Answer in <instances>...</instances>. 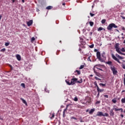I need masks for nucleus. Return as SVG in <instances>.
<instances>
[{
	"mask_svg": "<svg viewBox=\"0 0 125 125\" xmlns=\"http://www.w3.org/2000/svg\"><path fill=\"white\" fill-rule=\"evenodd\" d=\"M90 48H93V47H94V44H92L90 45Z\"/></svg>",
	"mask_w": 125,
	"mask_h": 125,
	"instance_id": "nucleus-40",
	"label": "nucleus"
},
{
	"mask_svg": "<svg viewBox=\"0 0 125 125\" xmlns=\"http://www.w3.org/2000/svg\"><path fill=\"white\" fill-rule=\"evenodd\" d=\"M83 32H85V29H83Z\"/></svg>",
	"mask_w": 125,
	"mask_h": 125,
	"instance_id": "nucleus-62",
	"label": "nucleus"
},
{
	"mask_svg": "<svg viewBox=\"0 0 125 125\" xmlns=\"http://www.w3.org/2000/svg\"><path fill=\"white\" fill-rule=\"evenodd\" d=\"M90 77H93V75L92 74L90 75Z\"/></svg>",
	"mask_w": 125,
	"mask_h": 125,
	"instance_id": "nucleus-61",
	"label": "nucleus"
},
{
	"mask_svg": "<svg viewBox=\"0 0 125 125\" xmlns=\"http://www.w3.org/2000/svg\"><path fill=\"white\" fill-rule=\"evenodd\" d=\"M22 2L24 3L25 2V0H21Z\"/></svg>",
	"mask_w": 125,
	"mask_h": 125,
	"instance_id": "nucleus-58",
	"label": "nucleus"
},
{
	"mask_svg": "<svg viewBox=\"0 0 125 125\" xmlns=\"http://www.w3.org/2000/svg\"><path fill=\"white\" fill-rule=\"evenodd\" d=\"M63 117L65 118V111H64L63 112Z\"/></svg>",
	"mask_w": 125,
	"mask_h": 125,
	"instance_id": "nucleus-48",
	"label": "nucleus"
},
{
	"mask_svg": "<svg viewBox=\"0 0 125 125\" xmlns=\"http://www.w3.org/2000/svg\"><path fill=\"white\" fill-rule=\"evenodd\" d=\"M89 111V110H88V109H87L86 110V112H88Z\"/></svg>",
	"mask_w": 125,
	"mask_h": 125,
	"instance_id": "nucleus-64",
	"label": "nucleus"
},
{
	"mask_svg": "<svg viewBox=\"0 0 125 125\" xmlns=\"http://www.w3.org/2000/svg\"><path fill=\"white\" fill-rule=\"evenodd\" d=\"M104 97H105V98H109V96H108V95H104Z\"/></svg>",
	"mask_w": 125,
	"mask_h": 125,
	"instance_id": "nucleus-44",
	"label": "nucleus"
},
{
	"mask_svg": "<svg viewBox=\"0 0 125 125\" xmlns=\"http://www.w3.org/2000/svg\"><path fill=\"white\" fill-rule=\"evenodd\" d=\"M9 67H10L11 70H13V67H12V65H9Z\"/></svg>",
	"mask_w": 125,
	"mask_h": 125,
	"instance_id": "nucleus-45",
	"label": "nucleus"
},
{
	"mask_svg": "<svg viewBox=\"0 0 125 125\" xmlns=\"http://www.w3.org/2000/svg\"><path fill=\"white\" fill-rule=\"evenodd\" d=\"M93 71H94V74H95L96 76H97V77H99V78H101V77H102V75H101V74H100V73L97 72L95 70V69H93Z\"/></svg>",
	"mask_w": 125,
	"mask_h": 125,
	"instance_id": "nucleus-7",
	"label": "nucleus"
},
{
	"mask_svg": "<svg viewBox=\"0 0 125 125\" xmlns=\"http://www.w3.org/2000/svg\"><path fill=\"white\" fill-rule=\"evenodd\" d=\"M100 93L98 92V94H97L98 97H99Z\"/></svg>",
	"mask_w": 125,
	"mask_h": 125,
	"instance_id": "nucleus-56",
	"label": "nucleus"
},
{
	"mask_svg": "<svg viewBox=\"0 0 125 125\" xmlns=\"http://www.w3.org/2000/svg\"><path fill=\"white\" fill-rule=\"evenodd\" d=\"M88 61H90L91 62V60H90V57H89L87 59Z\"/></svg>",
	"mask_w": 125,
	"mask_h": 125,
	"instance_id": "nucleus-46",
	"label": "nucleus"
},
{
	"mask_svg": "<svg viewBox=\"0 0 125 125\" xmlns=\"http://www.w3.org/2000/svg\"><path fill=\"white\" fill-rule=\"evenodd\" d=\"M115 56H116V57H117L118 58H119V59H121V60L124 59V57H123L120 56V55H119V54H116Z\"/></svg>",
	"mask_w": 125,
	"mask_h": 125,
	"instance_id": "nucleus-13",
	"label": "nucleus"
},
{
	"mask_svg": "<svg viewBox=\"0 0 125 125\" xmlns=\"http://www.w3.org/2000/svg\"><path fill=\"white\" fill-rule=\"evenodd\" d=\"M96 67H97L98 68H102V69L105 68V65H104L103 64H96L94 66V67L96 68Z\"/></svg>",
	"mask_w": 125,
	"mask_h": 125,
	"instance_id": "nucleus-8",
	"label": "nucleus"
},
{
	"mask_svg": "<svg viewBox=\"0 0 125 125\" xmlns=\"http://www.w3.org/2000/svg\"><path fill=\"white\" fill-rule=\"evenodd\" d=\"M79 51H82V49L80 48V49H79Z\"/></svg>",
	"mask_w": 125,
	"mask_h": 125,
	"instance_id": "nucleus-60",
	"label": "nucleus"
},
{
	"mask_svg": "<svg viewBox=\"0 0 125 125\" xmlns=\"http://www.w3.org/2000/svg\"><path fill=\"white\" fill-rule=\"evenodd\" d=\"M94 85H95V86L97 87V88H98V87H99L98 86V85L97 84V82H96V81H95L94 83Z\"/></svg>",
	"mask_w": 125,
	"mask_h": 125,
	"instance_id": "nucleus-26",
	"label": "nucleus"
},
{
	"mask_svg": "<svg viewBox=\"0 0 125 125\" xmlns=\"http://www.w3.org/2000/svg\"><path fill=\"white\" fill-rule=\"evenodd\" d=\"M96 69H98V70H100V71H102V72L104 71V70H103V69H102V68H99V67H96Z\"/></svg>",
	"mask_w": 125,
	"mask_h": 125,
	"instance_id": "nucleus-31",
	"label": "nucleus"
},
{
	"mask_svg": "<svg viewBox=\"0 0 125 125\" xmlns=\"http://www.w3.org/2000/svg\"><path fill=\"white\" fill-rule=\"evenodd\" d=\"M12 0L13 3H14V2H15V0Z\"/></svg>",
	"mask_w": 125,
	"mask_h": 125,
	"instance_id": "nucleus-57",
	"label": "nucleus"
},
{
	"mask_svg": "<svg viewBox=\"0 0 125 125\" xmlns=\"http://www.w3.org/2000/svg\"><path fill=\"white\" fill-rule=\"evenodd\" d=\"M84 68V65H81L80 67H79L80 70H82V69H83Z\"/></svg>",
	"mask_w": 125,
	"mask_h": 125,
	"instance_id": "nucleus-28",
	"label": "nucleus"
},
{
	"mask_svg": "<svg viewBox=\"0 0 125 125\" xmlns=\"http://www.w3.org/2000/svg\"><path fill=\"white\" fill-rule=\"evenodd\" d=\"M111 57L112 58L115 60V61H117V62H118V63H119V64H121V62L120 61V60H119V59H118L115 56V55H114L113 54H111Z\"/></svg>",
	"mask_w": 125,
	"mask_h": 125,
	"instance_id": "nucleus-6",
	"label": "nucleus"
},
{
	"mask_svg": "<svg viewBox=\"0 0 125 125\" xmlns=\"http://www.w3.org/2000/svg\"><path fill=\"white\" fill-rule=\"evenodd\" d=\"M110 69L111 70V71L113 72V75H117V74H118V71H117V70H116V67H111Z\"/></svg>",
	"mask_w": 125,
	"mask_h": 125,
	"instance_id": "nucleus-5",
	"label": "nucleus"
},
{
	"mask_svg": "<svg viewBox=\"0 0 125 125\" xmlns=\"http://www.w3.org/2000/svg\"><path fill=\"white\" fill-rule=\"evenodd\" d=\"M105 64H107L108 65H109L110 66H112V62L111 61L106 62H105Z\"/></svg>",
	"mask_w": 125,
	"mask_h": 125,
	"instance_id": "nucleus-19",
	"label": "nucleus"
},
{
	"mask_svg": "<svg viewBox=\"0 0 125 125\" xmlns=\"http://www.w3.org/2000/svg\"><path fill=\"white\" fill-rule=\"evenodd\" d=\"M113 28H118V26L114 23H110L107 27V30H108V31H112V29H113Z\"/></svg>",
	"mask_w": 125,
	"mask_h": 125,
	"instance_id": "nucleus-4",
	"label": "nucleus"
},
{
	"mask_svg": "<svg viewBox=\"0 0 125 125\" xmlns=\"http://www.w3.org/2000/svg\"><path fill=\"white\" fill-rule=\"evenodd\" d=\"M121 118H124V115L123 114H121L120 115Z\"/></svg>",
	"mask_w": 125,
	"mask_h": 125,
	"instance_id": "nucleus-52",
	"label": "nucleus"
},
{
	"mask_svg": "<svg viewBox=\"0 0 125 125\" xmlns=\"http://www.w3.org/2000/svg\"><path fill=\"white\" fill-rule=\"evenodd\" d=\"M65 82L68 85H72V83L71 82H70V80H65Z\"/></svg>",
	"mask_w": 125,
	"mask_h": 125,
	"instance_id": "nucleus-16",
	"label": "nucleus"
},
{
	"mask_svg": "<svg viewBox=\"0 0 125 125\" xmlns=\"http://www.w3.org/2000/svg\"><path fill=\"white\" fill-rule=\"evenodd\" d=\"M122 67L123 69H125V64L123 65Z\"/></svg>",
	"mask_w": 125,
	"mask_h": 125,
	"instance_id": "nucleus-53",
	"label": "nucleus"
},
{
	"mask_svg": "<svg viewBox=\"0 0 125 125\" xmlns=\"http://www.w3.org/2000/svg\"><path fill=\"white\" fill-rule=\"evenodd\" d=\"M80 122L83 123V119H82V118H80Z\"/></svg>",
	"mask_w": 125,
	"mask_h": 125,
	"instance_id": "nucleus-47",
	"label": "nucleus"
},
{
	"mask_svg": "<svg viewBox=\"0 0 125 125\" xmlns=\"http://www.w3.org/2000/svg\"><path fill=\"white\" fill-rule=\"evenodd\" d=\"M97 58L98 59L99 58H100L101 57V54L100 53V52L98 51L96 53Z\"/></svg>",
	"mask_w": 125,
	"mask_h": 125,
	"instance_id": "nucleus-10",
	"label": "nucleus"
},
{
	"mask_svg": "<svg viewBox=\"0 0 125 125\" xmlns=\"http://www.w3.org/2000/svg\"><path fill=\"white\" fill-rule=\"evenodd\" d=\"M90 15L91 17H93V16H94V14L90 13Z\"/></svg>",
	"mask_w": 125,
	"mask_h": 125,
	"instance_id": "nucleus-39",
	"label": "nucleus"
},
{
	"mask_svg": "<svg viewBox=\"0 0 125 125\" xmlns=\"http://www.w3.org/2000/svg\"><path fill=\"white\" fill-rule=\"evenodd\" d=\"M71 85L75 84L76 83H83V79H81L80 81H78V78H73L71 80Z\"/></svg>",
	"mask_w": 125,
	"mask_h": 125,
	"instance_id": "nucleus-2",
	"label": "nucleus"
},
{
	"mask_svg": "<svg viewBox=\"0 0 125 125\" xmlns=\"http://www.w3.org/2000/svg\"><path fill=\"white\" fill-rule=\"evenodd\" d=\"M65 50H66V49H63L62 50V51H65Z\"/></svg>",
	"mask_w": 125,
	"mask_h": 125,
	"instance_id": "nucleus-59",
	"label": "nucleus"
},
{
	"mask_svg": "<svg viewBox=\"0 0 125 125\" xmlns=\"http://www.w3.org/2000/svg\"><path fill=\"white\" fill-rule=\"evenodd\" d=\"M46 9H48V10L52 9V6H48L46 7Z\"/></svg>",
	"mask_w": 125,
	"mask_h": 125,
	"instance_id": "nucleus-25",
	"label": "nucleus"
},
{
	"mask_svg": "<svg viewBox=\"0 0 125 125\" xmlns=\"http://www.w3.org/2000/svg\"><path fill=\"white\" fill-rule=\"evenodd\" d=\"M74 100V101H76V102L78 101V98L75 97Z\"/></svg>",
	"mask_w": 125,
	"mask_h": 125,
	"instance_id": "nucleus-42",
	"label": "nucleus"
},
{
	"mask_svg": "<svg viewBox=\"0 0 125 125\" xmlns=\"http://www.w3.org/2000/svg\"><path fill=\"white\" fill-rule=\"evenodd\" d=\"M121 18H122V19H125V17L123 16H121Z\"/></svg>",
	"mask_w": 125,
	"mask_h": 125,
	"instance_id": "nucleus-49",
	"label": "nucleus"
},
{
	"mask_svg": "<svg viewBox=\"0 0 125 125\" xmlns=\"http://www.w3.org/2000/svg\"><path fill=\"white\" fill-rule=\"evenodd\" d=\"M115 48L116 49V51H117V52H118V53H119V54H121V55L125 56V54L121 52V51L120 50V43H116L115 44Z\"/></svg>",
	"mask_w": 125,
	"mask_h": 125,
	"instance_id": "nucleus-3",
	"label": "nucleus"
},
{
	"mask_svg": "<svg viewBox=\"0 0 125 125\" xmlns=\"http://www.w3.org/2000/svg\"><path fill=\"white\" fill-rule=\"evenodd\" d=\"M89 35L90 36H92V32H90V33H89Z\"/></svg>",
	"mask_w": 125,
	"mask_h": 125,
	"instance_id": "nucleus-54",
	"label": "nucleus"
},
{
	"mask_svg": "<svg viewBox=\"0 0 125 125\" xmlns=\"http://www.w3.org/2000/svg\"><path fill=\"white\" fill-rule=\"evenodd\" d=\"M122 92V93H123V92H125V90H123Z\"/></svg>",
	"mask_w": 125,
	"mask_h": 125,
	"instance_id": "nucleus-63",
	"label": "nucleus"
},
{
	"mask_svg": "<svg viewBox=\"0 0 125 125\" xmlns=\"http://www.w3.org/2000/svg\"><path fill=\"white\" fill-rule=\"evenodd\" d=\"M102 30H103V27H99V28H98V32H100V31H102Z\"/></svg>",
	"mask_w": 125,
	"mask_h": 125,
	"instance_id": "nucleus-32",
	"label": "nucleus"
},
{
	"mask_svg": "<svg viewBox=\"0 0 125 125\" xmlns=\"http://www.w3.org/2000/svg\"><path fill=\"white\" fill-rule=\"evenodd\" d=\"M103 117H109V114L107 113H105L104 114L103 113Z\"/></svg>",
	"mask_w": 125,
	"mask_h": 125,
	"instance_id": "nucleus-23",
	"label": "nucleus"
},
{
	"mask_svg": "<svg viewBox=\"0 0 125 125\" xmlns=\"http://www.w3.org/2000/svg\"><path fill=\"white\" fill-rule=\"evenodd\" d=\"M21 100L22 102L23 103V104H25L27 105V102L25 100H24L23 98H21Z\"/></svg>",
	"mask_w": 125,
	"mask_h": 125,
	"instance_id": "nucleus-17",
	"label": "nucleus"
},
{
	"mask_svg": "<svg viewBox=\"0 0 125 125\" xmlns=\"http://www.w3.org/2000/svg\"><path fill=\"white\" fill-rule=\"evenodd\" d=\"M5 45V46H8V45H9V42H6Z\"/></svg>",
	"mask_w": 125,
	"mask_h": 125,
	"instance_id": "nucleus-37",
	"label": "nucleus"
},
{
	"mask_svg": "<svg viewBox=\"0 0 125 125\" xmlns=\"http://www.w3.org/2000/svg\"><path fill=\"white\" fill-rule=\"evenodd\" d=\"M121 28H122V31H125V27L122 26Z\"/></svg>",
	"mask_w": 125,
	"mask_h": 125,
	"instance_id": "nucleus-43",
	"label": "nucleus"
},
{
	"mask_svg": "<svg viewBox=\"0 0 125 125\" xmlns=\"http://www.w3.org/2000/svg\"><path fill=\"white\" fill-rule=\"evenodd\" d=\"M112 102H113V103H114V104H116V103H117V100L114 98L112 100Z\"/></svg>",
	"mask_w": 125,
	"mask_h": 125,
	"instance_id": "nucleus-21",
	"label": "nucleus"
},
{
	"mask_svg": "<svg viewBox=\"0 0 125 125\" xmlns=\"http://www.w3.org/2000/svg\"><path fill=\"white\" fill-rule=\"evenodd\" d=\"M21 86H22V87H23V88H25V87H26V86H25V83H22L21 84Z\"/></svg>",
	"mask_w": 125,
	"mask_h": 125,
	"instance_id": "nucleus-30",
	"label": "nucleus"
},
{
	"mask_svg": "<svg viewBox=\"0 0 125 125\" xmlns=\"http://www.w3.org/2000/svg\"><path fill=\"white\" fill-rule=\"evenodd\" d=\"M0 52H4L5 51V48H3L0 50Z\"/></svg>",
	"mask_w": 125,
	"mask_h": 125,
	"instance_id": "nucleus-33",
	"label": "nucleus"
},
{
	"mask_svg": "<svg viewBox=\"0 0 125 125\" xmlns=\"http://www.w3.org/2000/svg\"><path fill=\"white\" fill-rule=\"evenodd\" d=\"M76 72L77 73L78 75H81V71L80 70H76L75 71V73H76Z\"/></svg>",
	"mask_w": 125,
	"mask_h": 125,
	"instance_id": "nucleus-24",
	"label": "nucleus"
},
{
	"mask_svg": "<svg viewBox=\"0 0 125 125\" xmlns=\"http://www.w3.org/2000/svg\"><path fill=\"white\" fill-rule=\"evenodd\" d=\"M95 80H96L97 81H101V79L99 78L98 77H96V76L95 77Z\"/></svg>",
	"mask_w": 125,
	"mask_h": 125,
	"instance_id": "nucleus-29",
	"label": "nucleus"
},
{
	"mask_svg": "<svg viewBox=\"0 0 125 125\" xmlns=\"http://www.w3.org/2000/svg\"><path fill=\"white\" fill-rule=\"evenodd\" d=\"M55 116V115H54V113H53L52 115V116L50 117V119L51 120H52V119H53V118H54Z\"/></svg>",
	"mask_w": 125,
	"mask_h": 125,
	"instance_id": "nucleus-34",
	"label": "nucleus"
},
{
	"mask_svg": "<svg viewBox=\"0 0 125 125\" xmlns=\"http://www.w3.org/2000/svg\"><path fill=\"white\" fill-rule=\"evenodd\" d=\"M99 61H100L101 62H105V61H104V60H103V59H102L101 58V57L100 58H99V59H98Z\"/></svg>",
	"mask_w": 125,
	"mask_h": 125,
	"instance_id": "nucleus-18",
	"label": "nucleus"
},
{
	"mask_svg": "<svg viewBox=\"0 0 125 125\" xmlns=\"http://www.w3.org/2000/svg\"><path fill=\"white\" fill-rule=\"evenodd\" d=\"M113 110H114L115 112H117L118 111H120L121 113H123V112L124 111V109H123V108H119V107L117 106V105H113V109H111V110H110L109 111V115L111 117L114 116L115 115V112H114V111H113Z\"/></svg>",
	"mask_w": 125,
	"mask_h": 125,
	"instance_id": "nucleus-1",
	"label": "nucleus"
},
{
	"mask_svg": "<svg viewBox=\"0 0 125 125\" xmlns=\"http://www.w3.org/2000/svg\"><path fill=\"white\" fill-rule=\"evenodd\" d=\"M94 52H98V50L96 49H94Z\"/></svg>",
	"mask_w": 125,
	"mask_h": 125,
	"instance_id": "nucleus-51",
	"label": "nucleus"
},
{
	"mask_svg": "<svg viewBox=\"0 0 125 125\" xmlns=\"http://www.w3.org/2000/svg\"><path fill=\"white\" fill-rule=\"evenodd\" d=\"M121 103L122 104H125V97L121 99Z\"/></svg>",
	"mask_w": 125,
	"mask_h": 125,
	"instance_id": "nucleus-20",
	"label": "nucleus"
},
{
	"mask_svg": "<svg viewBox=\"0 0 125 125\" xmlns=\"http://www.w3.org/2000/svg\"><path fill=\"white\" fill-rule=\"evenodd\" d=\"M124 85L125 86V78H124Z\"/></svg>",
	"mask_w": 125,
	"mask_h": 125,
	"instance_id": "nucleus-50",
	"label": "nucleus"
},
{
	"mask_svg": "<svg viewBox=\"0 0 125 125\" xmlns=\"http://www.w3.org/2000/svg\"><path fill=\"white\" fill-rule=\"evenodd\" d=\"M101 22H102V23L105 24V23L106 22V20L103 19L102 20Z\"/></svg>",
	"mask_w": 125,
	"mask_h": 125,
	"instance_id": "nucleus-27",
	"label": "nucleus"
},
{
	"mask_svg": "<svg viewBox=\"0 0 125 125\" xmlns=\"http://www.w3.org/2000/svg\"><path fill=\"white\" fill-rule=\"evenodd\" d=\"M44 90L46 92H47V93H49V90H47V88H45Z\"/></svg>",
	"mask_w": 125,
	"mask_h": 125,
	"instance_id": "nucleus-35",
	"label": "nucleus"
},
{
	"mask_svg": "<svg viewBox=\"0 0 125 125\" xmlns=\"http://www.w3.org/2000/svg\"><path fill=\"white\" fill-rule=\"evenodd\" d=\"M100 85H102L103 86H106V84L105 83H100Z\"/></svg>",
	"mask_w": 125,
	"mask_h": 125,
	"instance_id": "nucleus-36",
	"label": "nucleus"
},
{
	"mask_svg": "<svg viewBox=\"0 0 125 125\" xmlns=\"http://www.w3.org/2000/svg\"><path fill=\"white\" fill-rule=\"evenodd\" d=\"M35 40H36V39L35 38V37H32L31 38V42H34L35 41Z\"/></svg>",
	"mask_w": 125,
	"mask_h": 125,
	"instance_id": "nucleus-38",
	"label": "nucleus"
},
{
	"mask_svg": "<svg viewBox=\"0 0 125 125\" xmlns=\"http://www.w3.org/2000/svg\"><path fill=\"white\" fill-rule=\"evenodd\" d=\"M97 116H103V112L101 111H99L97 112Z\"/></svg>",
	"mask_w": 125,
	"mask_h": 125,
	"instance_id": "nucleus-15",
	"label": "nucleus"
},
{
	"mask_svg": "<svg viewBox=\"0 0 125 125\" xmlns=\"http://www.w3.org/2000/svg\"><path fill=\"white\" fill-rule=\"evenodd\" d=\"M89 25L91 27H92L93 25H94V22H93V21H90Z\"/></svg>",
	"mask_w": 125,
	"mask_h": 125,
	"instance_id": "nucleus-22",
	"label": "nucleus"
},
{
	"mask_svg": "<svg viewBox=\"0 0 125 125\" xmlns=\"http://www.w3.org/2000/svg\"><path fill=\"white\" fill-rule=\"evenodd\" d=\"M70 119L71 120H72V119H73V120H77V118L74 117H71Z\"/></svg>",
	"mask_w": 125,
	"mask_h": 125,
	"instance_id": "nucleus-41",
	"label": "nucleus"
},
{
	"mask_svg": "<svg viewBox=\"0 0 125 125\" xmlns=\"http://www.w3.org/2000/svg\"><path fill=\"white\" fill-rule=\"evenodd\" d=\"M33 24V20H30L29 21L27 22V26L28 27H30V26H31Z\"/></svg>",
	"mask_w": 125,
	"mask_h": 125,
	"instance_id": "nucleus-9",
	"label": "nucleus"
},
{
	"mask_svg": "<svg viewBox=\"0 0 125 125\" xmlns=\"http://www.w3.org/2000/svg\"><path fill=\"white\" fill-rule=\"evenodd\" d=\"M95 111V108H92L91 109V110H90V111L89 112V114L90 115H92V114H93V112Z\"/></svg>",
	"mask_w": 125,
	"mask_h": 125,
	"instance_id": "nucleus-12",
	"label": "nucleus"
},
{
	"mask_svg": "<svg viewBox=\"0 0 125 125\" xmlns=\"http://www.w3.org/2000/svg\"><path fill=\"white\" fill-rule=\"evenodd\" d=\"M16 57L17 60H18V61H21V56H20V55L19 54L16 55Z\"/></svg>",
	"mask_w": 125,
	"mask_h": 125,
	"instance_id": "nucleus-11",
	"label": "nucleus"
},
{
	"mask_svg": "<svg viewBox=\"0 0 125 125\" xmlns=\"http://www.w3.org/2000/svg\"><path fill=\"white\" fill-rule=\"evenodd\" d=\"M97 90L98 92H99V93L102 92L104 91V89H100L99 87L97 88Z\"/></svg>",
	"mask_w": 125,
	"mask_h": 125,
	"instance_id": "nucleus-14",
	"label": "nucleus"
},
{
	"mask_svg": "<svg viewBox=\"0 0 125 125\" xmlns=\"http://www.w3.org/2000/svg\"><path fill=\"white\" fill-rule=\"evenodd\" d=\"M1 17H2V16H1V15H0V20H1Z\"/></svg>",
	"mask_w": 125,
	"mask_h": 125,
	"instance_id": "nucleus-55",
	"label": "nucleus"
}]
</instances>
